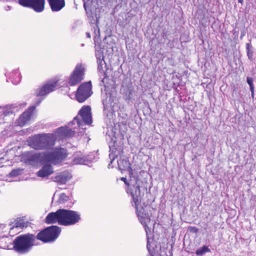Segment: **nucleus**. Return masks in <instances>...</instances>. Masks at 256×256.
Here are the masks:
<instances>
[{"label":"nucleus","instance_id":"nucleus-21","mask_svg":"<svg viewBox=\"0 0 256 256\" xmlns=\"http://www.w3.org/2000/svg\"><path fill=\"white\" fill-rule=\"evenodd\" d=\"M122 181H124L126 184L128 185V192H130V189L132 188L133 190L134 189V187L136 186V184H135V183H136H136L138 182V188H139V190H140V181L137 178L134 177V178H130V182H126V179L125 178H122Z\"/></svg>","mask_w":256,"mask_h":256},{"label":"nucleus","instance_id":"nucleus-12","mask_svg":"<svg viewBox=\"0 0 256 256\" xmlns=\"http://www.w3.org/2000/svg\"><path fill=\"white\" fill-rule=\"evenodd\" d=\"M42 153L28 152L24 155L23 158L25 162L30 164H32L39 160L44 161Z\"/></svg>","mask_w":256,"mask_h":256},{"label":"nucleus","instance_id":"nucleus-1","mask_svg":"<svg viewBox=\"0 0 256 256\" xmlns=\"http://www.w3.org/2000/svg\"><path fill=\"white\" fill-rule=\"evenodd\" d=\"M138 183V182L135 183L136 186L134 187V189L130 188V195L132 198V202L134 204V206L136 208L137 216L140 222L144 228L146 232L148 240L147 249L150 254V256H162L161 254L157 255L156 254H153L151 250L150 238L148 236V232H150L151 228H148V224L150 222V218L148 214L146 212L145 209L141 206H138L141 202L142 198L144 195V192H142L140 190Z\"/></svg>","mask_w":256,"mask_h":256},{"label":"nucleus","instance_id":"nucleus-41","mask_svg":"<svg viewBox=\"0 0 256 256\" xmlns=\"http://www.w3.org/2000/svg\"><path fill=\"white\" fill-rule=\"evenodd\" d=\"M10 6H8V9L10 10Z\"/></svg>","mask_w":256,"mask_h":256},{"label":"nucleus","instance_id":"nucleus-13","mask_svg":"<svg viewBox=\"0 0 256 256\" xmlns=\"http://www.w3.org/2000/svg\"><path fill=\"white\" fill-rule=\"evenodd\" d=\"M36 110L34 106H32L28 109L27 110L24 112L19 117L17 121L18 125L22 126H24L32 116L33 112Z\"/></svg>","mask_w":256,"mask_h":256},{"label":"nucleus","instance_id":"nucleus-22","mask_svg":"<svg viewBox=\"0 0 256 256\" xmlns=\"http://www.w3.org/2000/svg\"><path fill=\"white\" fill-rule=\"evenodd\" d=\"M12 82L14 84H18L21 80V76H20V74L18 72V70H14L12 72V75L10 76Z\"/></svg>","mask_w":256,"mask_h":256},{"label":"nucleus","instance_id":"nucleus-40","mask_svg":"<svg viewBox=\"0 0 256 256\" xmlns=\"http://www.w3.org/2000/svg\"><path fill=\"white\" fill-rule=\"evenodd\" d=\"M10 6H8V9L10 10Z\"/></svg>","mask_w":256,"mask_h":256},{"label":"nucleus","instance_id":"nucleus-8","mask_svg":"<svg viewBox=\"0 0 256 256\" xmlns=\"http://www.w3.org/2000/svg\"><path fill=\"white\" fill-rule=\"evenodd\" d=\"M22 6L29 8L36 12H41L44 9L45 0H18Z\"/></svg>","mask_w":256,"mask_h":256},{"label":"nucleus","instance_id":"nucleus-33","mask_svg":"<svg viewBox=\"0 0 256 256\" xmlns=\"http://www.w3.org/2000/svg\"><path fill=\"white\" fill-rule=\"evenodd\" d=\"M98 70H102V65L103 64V62L101 64H100V63H98Z\"/></svg>","mask_w":256,"mask_h":256},{"label":"nucleus","instance_id":"nucleus-38","mask_svg":"<svg viewBox=\"0 0 256 256\" xmlns=\"http://www.w3.org/2000/svg\"><path fill=\"white\" fill-rule=\"evenodd\" d=\"M238 2L240 4H242L243 0H238Z\"/></svg>","mask_w":256,"mask_h":256},{"label":"nucleus","instance_id":"nucleus-16","mask_svg":"<svg viewBox=\"0 0 256 256\" xmlns=\"http://www.w3.org/2000/svg\"><path fill=\"white\" fill-rule=\"evenodd\" d=\"M71 178L72 176L68 172H63L52 176V180L53 182H56L59 184H63L68 182Z\"/></svg>","mask_w":256,"mask_h":256},{"label":"nucleus","instance_id":"nucleus-7","mask_svg":"<svg viewBox=\"0 0 256 256\" xmlns=\"http://www.w3.org/2000/svg\"><path fill=\"white\" fill-rule=\"evenodd\" d=\"M92 93L91 82L82 83L78 88L76 98L78 102H82L91 96Z\"/></svg>","mask_w":256,"mask_h":256},{"label":"nucleus","instance_id":"nucleus-25","mask_svg":"<svg viewBox=\"0 0 256 256\" xmlns=\"http://www.w3.org/2000/svg\"><path fill=\"white\" fill-rule=\"evenodd\" d=\"M96 56L97 58L98 63L101 64L102 62H104L102 51L100 49L96 51Z\"/></svg>","mask_w":256,"mask_h":256},{"label":"nucleus","instance_id":"nucleus-6","mask_svg":"<svg viewBox=\"0 0 256 256\" xmlns=\"http://www.w3.org/2000/svg\"><path fill=\"white\" fill-rule=\"evenodd\" d=\"M60 228L57 226H51L40 232L37 236V240L44 242H54L60 234Z\"/></svg>","mask_w":256,"mask_h":256},{"label":"nucleus","instance_id":"nucleus-2","mask_svg":"<svg viewBox=\"0 0 256 256\" xmlns=\"http://www.w3.org/2000/svg\"><path fill=\"white\" fill-rule=\"evenodd\" d=\"M80 219V214L78 212L62 208L49 213L45 218V222L48 224L58 223L68 226L74 224Z\"/></svg>","mask_w":256,"mask_h":256},{"label":"nucleus","instance_id":"nucleus-28","mask_svg":"<svg viewBox=\"0 0 256 256\" xmlns=\"http://www.w3.org/2000/svg\"><path fill=\"white\" fill-rule=\"evenodd\" d=\"M247 82L250 86V90L252 92V94H254V86L253 84V79L252 78L248 77L246 78Z\"/></svg>","mask_w":256,"mask_h":256},{"label":"nucleus","instance_id":"nucleus-4","mask_svg":"<svg viewBox=\"0 0 256 256\" xmlns=\"http://www.w3.org/2000/svg\"><path fill=\"white\" fill-rule=\"evenodd\" d=\"M36 236L32 234L20 235L14 241V248L18 253L23 254L28 252L36 244Z\"/></svg>","mask_w":256,"mask_h":256},{"label":"nucleus","instance_id":"nucleus-27","mask_svg":"<svg viewBox=\"0 0 256 256\" xmlns=\"http://www.w3.org/2000/svg\"><path fill=\"white\" fill-rule=\"evenodd\" d=\"M4 108V110H2V120H4V117L7 116H8L10 114H12V112L10 110V108L8 107H3Z\"/></svg>","mask_w":256,"mask_h":256},{"label":"nucleus","instance_id":"nucleus-32","mask_svg":"<svg viewBox=\"0 0 256 256\" xmlns=\"http://www.w3.org/2000/svg\"><path fill=\"white\" fill-rule=\"evenodd\" d=\"M2 110H4V108L0 106V120H2Z\"/></svg>","mask_w":256,"mask_h":256},{"label":"nucleus","instance_id":"nucleus-34","mask_svg":"<svg viewBox=\"0 0 256 256\" xmlns=\"http://www.w3.org/2000/svg\"><path fill=\"white\" fill-rule=\"evenodd\" d=\"M245 35V32L244 30L241 32L240 38L242 40Z\"/></svg>","mask_w":256,"mask_h":256},{"label":"nucleus","instance_id":"nucleus-18","mask_svg":"<svg viewBox=\"0 0 256 256\" xmlns=\"http://www.w3.org/2000/svg\"><path fill=\"white\" fill-rule=\"evenodd\" d=\"M89 162L88 157L80 152H78L74 155L73 163L75 164H86Z\"/></svg>","mask_w":256,"mask_h":256},{"label":"nucleus","instance_id":"nucleus-29","mask_svg":"<svg viewBox=\"0 0 256 256\" xmlns=\"http://www.w3.org/2000/svg\"><path fill=\"white\" fill-rule=\"evenodd\" d=\"M68 200V197L64 194L62 193L60 195L58 202V204H62L65 201H66Z\"/></svg>","mask_w":256,"mask_h":256},{"label":"nucleus","instance_id":"nucleus-14","mask_svg":"<svg viewBox=\"0 0 256 256\" xmlns=\"http://www.w3.org/2000/svg\"><path fill=\"white\" fill-rule=\"evenodd\" d=\"M79 116L82 118L84 122L87 124L92 122L91 108L90 106H84L80 109L78 113Z\"/></svg>","mask_w":256,"mask_h":256},{"label":"nucleus","instance_id":"nucleus-36","mask_svg":"<svg viewBox=\"0 0 256 256\" xmlns=\"http://www.w3.org/2000/svg\"><path fill=\"white\" fill-rule=\"evenodd\" d=\"M86 36H87V38H90V34L89 32H86Z\"/></svg>","mask_w":256,"mask_h":256},{"label":"nucleus","instance_id":"nucleus-10","mask_svg":"<svg viewBox=\"0 0 256 256\" xmlns=\"http://www.w3.org/2000/svg\"><path fill=\"white\" fill-rule=\"evenodd\" d=\"M84 74V68L81 65H77L70 76L69 84L72 86L78 84L83 79Z\"/></svg>","mask_w":256,"mask_h":256},{"label":"nucleus","instance_id":"nucleus-35","mask_svg":"<svg viewBox=\"0 0 256 256\" xmlns=\"http://www.w3.org/2000/svg\"><path fill=\"white\" fill-rule=\"evenodd\" d=\"M107 103H108V102H107V100H105V102L103 101V104H104V106H107Z\"/></svg>","mask_w":256,"mask_h":256},{"label":"nucleus","instance_id":"nucleus-31","mask_svg":"<svg viewBox=\"0 0 256 256\" xmlns=\"http://www.w3.org/2000/svg\"><path fill=\"white\" fill-rule=\"evenodd\" d=\"M109 157L110 159V163L112 164L115 158L113 154H110L109 155Z\"/></svg>","mask_w":256,"mask_h":256},{"label":"nucleus","instance_id":"nucleus-11","mask_svg":"<svg viewBox=\"0 0 256 256\" xmlns=\"http://www.w3.org/2000/svg\"><path fill=\"white\" fill-rule=\"evenodd\" d=\"M58 82L57 80H52L48 82L46 84H44L42 88L36 90V94L37 96H42L48 94L54 90L58 86Z\"/></svg>","mask_w":256,"mask_h":256},{"label":"nucleus","instance_id":"nucleus-39","mask_svg":"<svg viewBox=\"0 0 256 256\" xmlns=\"http://www.w3.org/2000/svg\"><path fill=\"white\" fill-rule=\"evenodd\" d=\"M1 226L2 227V228H4L6 226L4 224H1Z\"/></svg>","mask_w":256,"mask_h":256},{"label":"nucleus","instance_id":"nucleus-9","mask_svg":"<svg viewBox=\"0 0 256 256\" xmlns=\"http://www.w3.org/2000/svg\"><path fill=\"white\" fill-rule=\"evenodd\" d=\"M76 122L78 126H80L81 124L80 122L77 118H75L72 122L68 124V126L61 127L58 128L56 133L62 138L72 136L74 134V130H73L70 127Z\"/></svg>","mask_w":256,"mask_h":256},{"label":"nucleus","instance_id":"nucleus-24","mask_svg":"<svg viewBox=\"0 0 256 256\" xmlns=\"http://www.w3.org/2000/svg\"><path fill=\"white\" fill-rule=\"evenodd\" d=\"M26 226H27L26 223L24 222H21V220H20V222H17L15 224V225L14 226L9 228L10 230V232L12 234L13 232L12 231L14 228H25Z\"/></svg>","mask_w":256,"mask_h":256},{"label":"nucleus","instance_id":"nucleus-20","mask_svg":"<svg viewBox=\"0 0 256 256\" xmlns=\"http://www.w3.org/2000/svg\"><path fill=\"white\" fill-rule=\"evenodd\" d=\"M53 172V168L50 164L44 166L38 172L39 177L44 178L50 175Z\"/></svg>","mask_w":256,"mask_h":256},{"label":"nucleus","instance_id":"nucleus-15","mask_svg":"<svg viewBox=\"0 0 256 256\" xmlns=\"http://www.w3.org/2000/svg\"><path fill=\"white\" fill-rule=\"evenodd\" d=\"M84 6L86 11V14L89 22L92 24H97L98 22L99 16H98L95 12L96 10V8H94L88 6L85 2L84 3Z\"/></svg>","mask_w":256,"mask_h":256},{"label":"nucleus","instance_id":"nucleus-26","mask_svg":"<svg viewBox=\"0 0 256 256\" xmlns=\"http://www.w3.org/2000/svg\"><path fill=\"white\" fill-rule=\"evenodd\" d=\"M210 252V248L206 246H204L202 248H198L196 250V254L198 256H202L206 252Z\"/></svg>","mask_w":256,"mask_h":256},{"label":"nucleus","instance_id":"nucleus-17","mask_svg":"<svg viewBox=\"0 0 256 256\" xmlns=\"http://www.w3.org/2000/svg\"><path fill=\"white\" fill-rule=\"evenodd\" d=\"M52 12H58L65 6L64 0H48Z\"/></svg>","mask_w":256,"mask_h":256},{"label":"nucleus","instance_id":"nucleus-37","mask_svg":"<svg viewBox=\"0 0 256 256\" xmlns=\"http://www.w3.org/2000/svg\"><path fill=\"white\" fill-rule=\"evenodd\" d=\"M193 231L194 232H197L198 231V230L196 228H193Z\"/></svg>","mask_w":256,"mask_h":256},{"label":"nucleus","instance_id":"nucleus-23","mask_svg":"<svg viewBox=\"0 0 256 256\" xmlns=\"http://www.w3.org/2000/svg\"><path fill=\"white\" fill-rule=\"evenodd\" d=\"M246 54L248 56V59L250 60H252L253 57V48L250 42H248L246 44Z\"/></svg>","mask_w":256,"mask_h":256},{"label":"nucleus","instance_id":"nucleus-3","mask_svg":"<svg viewBox=\"0 0 256 256\" xmlns=\"http://www.w3.org/2000/svg\"><path fill=\"white\" fill-rule=\"evenodd\" d=\"M56 140V136L54 134H40L30 139L29 145L35 150H49L54 146Z\"/></svg>","mask_w":256,"mask_h":256},{"label":"nucleus","instance_id":"nucleus-30","mask_svg":"<svg viewBox=\"0 0 256 256\" xmlns=\"http://www.w3.org/2000/svg\"><path fill=\"white\" fill-rule=\"evenodd\" d=\"M22 170H20V169L14 170H12L10 173V175L11 176H16L20 174H22Z\"/></svg>","mask_w":256,"mask_h":256},{"label":"nucleus","instance_id":"nucleus-5","mask_svg":"<svg viewBox=\"0 0 256 256\" xmlns=\"http://www.w3.org/2000/svg\"><path fill=\"white\" fill-rule=\"evenodd\" d=\"M68 156L67 150L61 147H56L43 154L44 162L57 164L64 160Z\"/></svg>","mask_w":256,"mask_h":256},{"label":"nucleus","instance_id":"nucleus-42","mask_svg":"<svg viewBox=\"0 0 256 256\" xmlns=\"http://www.w3.org/2000/svg\"><path fill=\"white\" fill-rule=\"evenodd\" d=\"M40 101H41V100H40V101L38 102V104H38L40 103Z\"/></svg>","mask_w":256,"mask_h":256},{"label":"nucleus","instance_id":"nucleus-19","mask_svg":"<svg viewBox=\"0 0 256 256\" xmlns=\"http://www.w3.org/2000/svg\"><path fill=\"white\" fill-rule=\"evenodd\" d=\"M118 164L119 169L122 170H127L130 172L132 170L128 160L126 158H120L118 160Z\"/></svg>","mask_w":256,"mask_h":256}]
</instances>
